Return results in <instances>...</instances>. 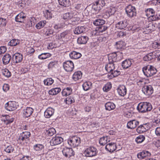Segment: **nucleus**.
Returning a JSON list of instances; mask_svg holds the SVG:
<instances>
[{"label": "nucleus", "instance_id": "obj_1", "mask_svg": "<svg viewBox=\"0 0 160 160\" xmlns=\"http://www.w3.org/2000/svg\"><path fill=\"white\" fill-rule=\"evenodd\" d=\"M137 109L139 112L144 113L150 111L152 109V107L150 103L142 102L138 104Z\"/></svg>", "mask_w": 160, "mask_h": 160}, {"label": "nucleus", "instance_id": "obj_2", "mask_svg": "<svg viewBox=\"0 0 160 160\" xmlns=\"http://www.w3.org/2000/svg\"><path fill=\"white\" fill-rule=\"evenodd\" d=\"M144 74L147 77H151L155 74L157 70L153 66L148 65L143 67L142 69Z\"/></svg>", "mask_w": 160, "mask_h": 160}, {"label": "nucleus", "instance_id": "obj_3", "mask_svg": "<svg viewBox=\"0 0 160 160\" xmlns=\"http://www.w3.org/2000/svg\"><path fill=\"white\" fill-rule=\"evenodd\" d=\"M69 31L66 30L57 35L56 38L62 43L67 42L68 41Z\"/></svg>", "mask_w": 160, "mask_h": 160}, {"label": "nucleus", "instance_id": "obj_4", "mask_svg": "<svg viewBox=\"0 0 160 160\" xmlns=\"http://www.w3.org/2000/svg\"><path fill=\"white\" fill-rule=\"evenodd\" d=\"M31 136V133L29 132H23L20 133L19 137L17 139L18 143L22 144H24V141L29 139Z\"/></svg>", "mask_w": 160, "mask_h": 160}, {"label": "nucleus", "instance_id": "obj_5", "mask_svg": "<svg viewBox=\"0 0 160 160\" xmlns=\"http://www.w3.org/2000/svg\"><path fill=\"white\" fill-rule=\"evenodd\" d=\"M68 144L73 148H75L79 146L81 142V139L79 137L74 136L70 138L68 140Z\"/></svg>", "mask_w": 160, "mask_h": 160}, {"label": "nucleus", "instance_id": "obj_6", "mask_svg": "<svg viewBox=\"0 0 160 160\" xmlns=\"http://www.w3.org/2000/svg\"><path fill=\"white\" fill-rule=\"evenodd\" d=\"M97 152L98 151L96 148L90 146L85 150L84 153L87 157H92L96 156Z\"/></svg>", "mask_w": 160, "mask_h": 160}, {"label": "nucleus", "instance_id": "obj_7", "mask_svg": "<svg viewBox=\"0 0 160 160\" xmlns=\"http://www.w3.org/2000/svg\"><path fill=\"white\" fill-rule=\"evenodd\" d=\"M125 11L127 16L130 18H133L137 14L135 8L131 5H128L125 8Z\"/></svg>", "mask_w": 160, "mask_h": 160}, {"label": "nucleus", "instance_id": "obj_8", "mask_svg": "<svg viewBox=\"0 0 160 160\" xmlns=\"http://www.w3.org/2000/svg\"><path fill=\"white\" fill-rule=\"evenodd\" d=\"M18 102L15 101H9L5 104V108L7 111H12L15 110L18 107Z\"/></svg>", "mask_w": 160, "mask_h": 160}, {"label": "nucleus", "instance_id": "obj_9", "mask_svg": "<svg viewBox=\"0 0 160 160\" xmlns=\"http://www.w3.org/2000/svg\"><path fill=\"white\" fill-rule=\"evenodd\" d=\"M117 11L115 7H111L105 9L103 13V17L105 18H108L111 15H113Z\"/></svg>", "mask_w": 160, "mask_h": 160}, {"label": "nucleus", "instance_id": "obj_10", "mask_svg": "<svg viewBox=\"0 0 160 160\" xmlns=\"http://www.w3.org/2000/svg\"><path fill=\"white\" fill-rule=\"evenodd\" d=\"M62 152L63 155L68 158L73 156L75 155L74 152L72 148L65 147L62 149Z\"/></svg>", "mask_w": 160, "mask_h": 160}, {"label": "nucleus", "instance_id": "obj_11", "mask_svg": "<svg viewBox=\"0 0 160 160\" xmlns=\"http://www.w3.org/2000/svg\"><path fill=\"white\" fill-rule=\"evenodd\" d=\"M63 67L64 70L68 72L72 71L74 68V64L71 61H67L64 62Z\"/></svg>", "mask_w": 160, "mask_h": 160}, {"label": "nucleus", "instance_id": "obj_12", "mask_svg": "<svg viewBox=\"0 0 160 160\" xmlns=\"http://www.w3.org/2000/svg\"><path fill=\"white\" fill-rule=\"evenodd\" d=\"M145 14L149 20L154 21L155 15L154 9L151 8H148L145 10Z\"/></svg>", "mask_w": 160, "mask_h": 160}, {"label": "nucleus", "instance_id": "obj_13", "mask_svg": "<svg viewBox=\"0 0 160 160\" xmlns=\"http://www.w3.org/2000/svg\"><path fill=\"white\" fill-rule=\"evenodd\" d=\"M143 93L146 95L149 96L153 92V89L152 86L150 85L144 86L142 88Z\"/></svg>", "mask_w": 160, "mask_h": 160}, {"label": "nucleus", "instance_id": "obj_14", "mask_svg": "<svg viewBox=\"0 0 160 160\" xmlns=\"http://www.w3.org/2000/svg\"><path fill=\"white\" fill-rule=\"evenodd\" d=\"M63 141V139L61 137L55 136L53 137L50 141V145L52 146L60 144Z\"/></svg>", "mask_w": 160, "mask_h": 160}, {"label": "nucleus", "instance_id": "obj_15", "mask_svg": "<svg viewBox=\"0 0 160 160\" xmlns=\"http://www.w3.org/2000/svg\"><path fill=\"white\" fill-rule=\"evenodd\" d=\"M1 120L4 122V124L7 125L12 123L14 121V119L9 115H2Z\"/></svg>", "mask_w": 160, "mask_h": 160}, {"label": "nucleus", "instance_id": "obj_16", "mask_svg": "<svg viewBox=\"0 0 160 160\" xmlns=\"http://www.w3.org/2000/svg\"><path fill=\"white\" fill-rule=\"evenodd\" d=\"M117 91L118 94L121 96L124 97L127 93L126 88L123 85H119L117 89Z\"/></svg>", "mask_w": 160, "mask_h": 160}, {"label": "nucleus", "instance_id": "obj_17", "mask_svg": "<svg viewBox=\"0 0 160 160\" xmlns=\"http://www.w3.org/2000/svg\"><path fill=\"white\" fill-rule=\"evenodd\" d=\"M23 56L22 54L19 53H16L12 57L13 60L14 62L18 63L21 62L23 60Z\"/></svg>", "mask_w": 160, "mask_h": 160}, {"label": "nucleus", "instance_id": "obj_18", "mask_svg": "<svg viewBox=\"0 0 160 160\" xmlns=\"http://www.w3.org/2000/svg\"><path fill=\"white\" fill-rule=\"evenodd\" d=\"M26 17V14L22 12L16 16L15 20L17 22H22L25 20Z\"/></svg>", "mask_w": 160, "mask_h": 160}, {"label": "nucleus", "instance_id": "obj_19", "mask_svg": "<svg viewBox=\"0 0 160 160\" xmlns=\"http://www.w3.org/2000/svg\"><path fill=\"white\" fill-rule=\"evenodd\" d=\"M156 58L154 52H150L145 56L143 58L144 61H152V60L155 59Z\"/></svg>", "mask_w": 160, "mask_h": 160}, {"label": "nucleus", "instance_id": "obj_20", "mask_svg": "<svg viewBox=\"0 0 160 160\" xmlns=\"http://www.w3.org/2000/svg\"><path fill=\"white\" fill-rule=\"evenodd\" d=\"M128 23L126 20L120 21L116 24V27L118 29H122L125 28L128 25Z\"/></svg>", "mask_w": 160, "mask_h": 160}, {"label": "nucleus", "instance_id": "obj_21", "mask_svg": "<svg viewBox=\"0 0 160 160\" xmlns=\"http://www.w3.org/2000/svg\"><path fill=\"white\" fill-rule=\"evenodd\" d=\"M117 148L116 144L115 143L110 142L107 144L105 149L110 152H113Z\"/></svg>", "mask_w": 160, "mask_h": 160}, {"label": "nucleus", "instance_id": "obj_22", "mask_svg": "<svg viewBox=\"0 0 160 160\" xmlns=\"http://www.w3.org/2000/svg\"><path fill=\"white\" fill-rule=\"evenodd\" d=\"M139 124V122L136 120H133L128 122L127 124L128 128L134 129Z\"/></svg>", "mask_w": 160, "mask_h": 160}, {"label": "nucleus", "instance_id": "obj_23", "mask_svg": "<svg viewBox=\"0 0 160 160\" xmlns=\"http://www.w3.org/2000/svg\"><path fill=\"white\" fill-rule=\"evenodd\" d=\"M82 74L80 71H77L74 72L72 76V79L75 81H77L81 79Z\"/></svg>", "mask_w": 160, "mask_h": 160}, {"label": "nucleus", "instance_id": "obj_24", "mask_svg": "<svg viewBox=\"0 0 160 160\" xmlns=\"http://www.w3.org/2000/svg\"><path fill=\"white\" fill-rule=\"evenodd\" d=\"M101 9V5L100 3H99V2L97 1L94 2L92 6V10L94 11L93 13H98Z\"/></svg>", "mask_w": 160, "mask_h": 160}, {"label": "nucleus", "instance_id": "obj_25", "mask_svg": "<svg viewBox=\"0 0 160 160\" xmlns=\"http://www.w3.org/2000/svg\"><path fill=\"white\" fill-rule=\"evenodd\" d=\"M54 112V110L52 108L49 107L44 112V116L46 118H49L52 116Z\"/></svg>", "mask_w": 160, "mask_h": 160}, {"label": "nucleus", "instance_id": "obj_26", "mask_svg": "<svg viewBox=\"0 0 160 160\" xmlns=\"http://www.w3.org/2000/svg\"><path fill=\"white\" fill-rule=\"evenodd\" d=\"M148 129V128L146 123L139 125L137 128L136 131L138 133H142L147 131Z\"/></svg>", "mask_w": 160, "mask_h": 160}, {"label": "nucleus", "instance_id": "obj_27", "mask_svg": "<svg viewBox=\"0 0 160 160\" xmlns=\"http://www.w3.org/2000/svg\"><path fill=\"white\" fill-rule=\"evenodd\" d=\"M33 111V109L30 107H27L24 110L23 115L25 118H28L32 114Z\"/></svg>", "mask_w": 160, "mask_h": 160}, {"label": "nucleus", "instance_id": "obj_28", "mask_svg": "<svg viewBox=\"0 0 160 160\" xmlns=\"http://www.w3.org/2000/svg\"><path fill=\"white\" fill-rule=\"evenodd\" d=\"M69 56L72 59H77L80 58L82 55L79 52L73 51L70 53Z\"/></svg>", "mask_w": 160, "mask_h": 160}, {"label": "nucleus", "instance_id": "obj_29", "mask_svg": "<svg viewBox=\"0 0 160 160\" xmlns=\"http://www.w3.org/2000/svg\"><path fill=\"white\" fill-rule=\"evenodd\" d=\"M150 153L148 151H143L139 153L137 155V157L138 158L142 159L147 157L150 156Z\"/></svg>", "mask_w": 160, "mask_h": 160}, {"label": "nucleus", "instance_id": "obj_30", "mask_svg": "<svg viewBox=\"0 0 160 160\" xmlns=\"http://www.w3.org/2000/svg\"><path fill=\"white\" fill-rule=\"evenodd\" d=\"M114 64L113 63L109 62L105 67L106 71L108 72L111 73L115 69Z\"/></svg>", "mask_w": 160, "mask_h": 160}, {"label": "nucleus", "instance_id": "obj_31", "mask_svg": "<svg viewBox=\"0 0 160 160\" xmlns=\"http://www.w3.org/2000/svg\"><path fill=\"white\" fill-rule=\"evenodd\" d=\"M118 55L116 53L109 54L108 56L109 62L113 63L116 62L117 59Z\"/></svg>", "mask_w": 160, "mask_h": 160}, {"label": "nucleus", "instance_id": "obj_32", "mask_svg": "<svg viewBox=\"0 0 160 160\" xmlns=\"http://www.w3.org/2000/svg\"><path fill=\"white\" fill-rule=\"evenodd\" d=\"M60 5L64 7H67L70 6L71 2L70 0H58Z\"/></svg>", "mask_w": 160, "mask_h": 160}, {"label": "nucleus", "instance_id": "obj_33", "mask_svg": "<svg viewBox=\"0 0 160 160\" xmlns=\"http://www.w3.org/2000/svg\"><path fill=\"white\" fill-rule=\"evenodd\" d=\"M53 12L51 10H45L43 12L44 17L47 19H49L52 17Z\"/></svg>", "mask_w": 160, "mask_h": 160}, {"label": "nucleus", "instance_id": "obj_34", "mask_svg": "<svg viewBox=\"0 0 160 160\" xmlns=\"http://www.w3.org/2000/svg\"><path fill=\"white\" fill-rule=\"evenodd\" d=\"M132 59H126L122 62V66L124 68L127 69L130 67L132 64Z\"/></svg>", "mask_w": 160, "mask_h": 160}, {"label": "nucleus", "instance_id": "obj_35", "mask_svg": "<svg viewBox=\"0 0 160 160\" xmlns=\"http://www.w3.org/2000/svg\"><path fill=\"white\" fill-rule=\"evenodd\" d=\"M126 44L123 41H120L117 42L116 43V47L117 49H123L125 48Z\"/></svg>", "mask_w": 160, "mask_h": 160}, {"label": "nucleus", "instance_id": "obj_36", "mask_svg": "<svg viewBox=\"0 0 160 160\" xmlns=\"http://www.w3.org/2000/svg\"><path fill=\"white\" fill-rule=\"evenodd\" d=\"M11 59V56L9 54H6L3 56L2 58L3 64L5 65L8 64L10 62Z\"/></svg>", "mask_w": 160, "mask_h": 160}, {"label": "nucleus", "instance_id": "obj_37", "mask_svg": "<svg viewBox=\"0 0 160 160\" xmlns=\"http://www.w3.org/2000/svg\"><path fill=\"white\" fill-rule=\"evenodd\" d=\"M72 90L70 87L65 88L63 89L62 93V96H66L70 95L72 92Z\"/></svg>", "mask_w": 160, "mask_h": 160}, {"label": "nucleus", "instance_id": "obj_38", "mask_svg": "<svg viewBox=\"0 0 160 160\" xmlns=\"http://www.w3.org/2000/svg\"><path fill=\"white\" fill-rule=\"evenodd\" d=\"M107 29V27L105 26H102L99 27L95 30L96 33L95 34L98 35L101 34V33L105 31Z\"/></svg>", "mask_w": 160, "mask_h": 160}, {"label": "nucleus", "instance_id": "obj_39", "mask_svg": "<svg viewBox=\"0 0 160 160\" xmlns=\"http://www.w3.org/2000/svg\"><path fill=\"white\" fill-rule=\"evenodd\" d=\"M88 40V38L85 36H81L78 38L77 39V42L79 44H86Z\"/></svg>", "mask_w": 160, "mask_h": 160}, {"label": "nucleus", "instance_id": "obj_40", "mask_svg": "<svg viewBox=\"0 0 160 160\" xmlns=\"http://www.w3.org/2000/svg\"><path fill=\"white\" fill-rule=\"evenodd\" d=\"M56 132L55 129L53 128H49L48 130H46L44 131L45 134L48 136H52Z\"/></svg>", "mask_w": 160, "mask_h": 160}, {"label": "nucleus", "instance_id": "obj_41", "mask_svg": "<svg viewBox=\"0 0 160 160\" xmlns=\"http://www.w3.org/2000/svg\"><path fill=\"white\" fill-rule=\"evenodd\" d=\"M85 31V28L83 26L77 27L74 30L75 34H79Z\"/></svg>", "mask_w": 160, "mask_h": 160}, {"label": "nucleus", "instance_id": "obj_42", "mask_svg": "<svg viewBox=\"0 0 160 160\" xmlns=\"http://www.w3.org/2000/svg\"><path fill=\"white\" fill-rule=\"evenodd\" d=\"M115 107V105L112 102H108L105 104L106 109L108 111L114 109Z\"/></svg>", "mask_w": 160, "mask_h": 160}, {"label": "nucleus", "instance_id": "obj_43", "mask_svg": "<svg viewBox=\"0 0 160 160\" xmlns=\"http://www.w3.org/2000/svg\"><path fill=\"white\" fill-rule=\"evenodd\" d=\"M64 25V23L62 22L55 24L53 28L57 31L58 32L65 27Z\"/></svg>", "mask_w": 160, "mask_h": 160}, {"label": "nucleus", "instance_id": "obj_44", "mask_svg": "<svg viewBox=\"0 0 160 160\" xmlns=\"http://www.w3.org/2000/svg\"><path fill=\"white\" fill-rule=\"evenodd\" d=\"M1 72L2 74L7 78H9L11 76V72L7 68L2 69Z\"/></svg>", "mask_w": 160, "mask_h": 160}, {"label": "nucleus", "instance_id": "obj_45", "mask_svg": "<svg viewBox=\"0 0 160 160\" xmlns=\"http://www.w3.org/2000/svg\"><path fill=\"white\" fill-rule=\"evenodd\" d=\"M92 86V83L89 81L86 82L82 84V86L83 90L87 91Z\"/></svg>", "mask_w": 160, "mask_h": 160}, {"label": "nucleus", "instance_id": "obj_46", "mask_svg": "<svg viewBox=\"0 0 160 160\" xmlns=\"http://www.w3.org/2000/svg\"><path fill=\"white\" fill-rule=\"evenodd\" d=\"M157 27V24L154 22H151L148 24V28L151 31H154Z\"/></svg>", "mask_w": 160, "mask_h": 160}, {"label": "nucleus", "instance_id": "obj_47", "mask_svg": "<svg viewBox=\"0 0 160 160\" xmlns=\"http://www.w3.org/2000/svg\"><path fill=\"white\" fill-rule=\"evenodd\" d=\"M61 91V89L60 88H52L49 91V93L50 95H54L57 94L59 92Z\"/></svg>", "mask_w": 160, "mask_h": 160}, {"label": "nucleus", "instance_id": "obj_48", "mask_svg": "<svg viewBox=\"0 0 160 160\" xmlns=\"http://www.w3.org/2000/svg\"><path fill=\"white\" fill-rule=\"evenodd\" d=\"M34 150L36 151L40 152L44 148V146L42 144H37L33 146Z\"/></svg>", "mask_w": 160, "mask_h": 160}, {"label": "nucleus", "instance_id": "obj_49", "mask_svg": "<svg viewBox=\"0 0 160 160\" xmlns=\"http://www.w3.org/2000/svg\"><path fill=\"white\" fill-rule=\"evenodd\" d=\"M47 23L45 20L41 21L39 22L36 25V28L38 29L43 28L46 24Z\"/></svg>", "mask_w": 160, "mask_h": 160}, {"label": "nucleus", "instance_id": "obj_50", "mask_svg": "<svg viewBox=\"0 0 160 160\" xmlns=\"http://www.w3.org/2000/svg\"><path fill=\"white\" fill-rule=\"evenodd\" d=\"M72 13L69 12L64 14L63 19L65 21H68L69 23L70 19L72 17Z\"/></svg>", "mask_w": 160, "mask_h": 160}, {"label": "nucleus", "instance_id": "obj_51", "mask_svg": "<svg viewBox=\"0 0 160 160\" xmlns=\"http://www.w3.org/2000/svg\"><path fill=\"white\" fill-rule=\"evenodd\" d=\"M90 122V126L92 128H97L99 127V123L96 120H92L90 118L89 119Z\"/></svg>", "mask_w": 160, "mask_h": 160}, {"label": "nucleus", "instance_id": "obj_52", "mask_svg": "<svg viewBox=\"0 0 160 160\" xmlns=\"http://www.w3.org/2000/svg\"><path fill=\"white\" fill-rule=\"evenodd\" d=\"M51 56V55L48 53H44L41 54L38 56L39 59L41 60L46 59Z\"/></svg>", "mask_w": 160, "mask_h": 160}, {"label": "nucleus", "instance_id": "obj_53", "mask_svg": "<svg viewBox=\"0 0 160 160\" xmlns=\"http://www.w3.org/2000/svg\"><path fill=\"white\" fill-rule=\"evenodd\" d=\"M43 82L45 85L49 86L54 82V81L52 78H47L44 80Z\"/></svg>", "mask_w": 160, "mask_h": 160}, {"label": "nucleus", "instance_id": "obj_54", "mask_svg": "<svg viewBox=\"0 0 160 160\" xmlns=\"http://www.w3.org/2000/svg\"><path fill=\"white\" fill-rule=\"evenodd\" d=\"M108 137H103L100 138L99 140V143L101 145H104L107 143Z\"/></svg>", "mask_w": 160, "mask_h": 160}, {"label": "nucleus", "instance_id": "obj_55", "mask_svg": "<svg viewBox=\"0 0 160 160\" xmlns=\"http://www.w3.org/2000/svg\"><path fill=\"white\" fill-rule=\"evenodd\" d=\"M105 22V21L103 19H97L93 22V23L96 26H99L103 25Z\"/></svg>", "mask_w": 160, "mask_h": 160}, {"label": "nucleus", "instance_id": "obj_56", "mask_svg": "<svg viewBox=\"0 0 160 160\" xmlns=\"http://www.w3.org/2000/svg\"><path fill=\"white\" fill-rule=\"evenodd\" d=\"M112 87V85L110 82H107L103 87V89L104 91L107 92L109 91Z\"/></svg>", "mask_w": 160, "mask_h": 160}, {"label": "nucleus", "instance_id": "obj_57", "mask_svg": "<svg viewBox=\"0 0 160 160\" xmlns=\"http://www.w3.org/2000/svg\"><path fill=\"white\" fill-rule=\"evenodd\" d=\"M145 137L143 135H139L135 139V141L137 143H141L145 139Z\"/></svg>", "mask_w": 160, "mask_h": 160}, {"label": "nucleus", "instance_id": "obj_58", "mask_svg": "<svg viewBox=\"0 0 160 160\" xmlns=\"http://www.w3.org/2000/svg\"><path fill=\"white\" fill-rule=\"evenodd\" d=\"M27 1L26 0H21L19 1L18 5L21 9H22L26 6Z\"/></svg>", "mask_w": 160, "mask_h": 160}, {"label": "nucleus", "instance_id": "obj_59", "mask_svg": "<svg viewBox=\"0 0 160 160\" xmlns=\"http://www.w3.org/2000/svg\"><path fill=\"white\" fill-rule=\"evenodd\" d=\"M20 43V41L18 39H13L11 40L8 43L9 45L12 46H16L19 44Z\"/></svg>", "mask_w": 160, "mask_h": 160}, {"label": "nucleus", "instance_id": "obj_60", "mask_svg": "<svg viewBox=\"0 0 160 160\" xmlns=\"http://www.w3.org/2000/svg\"><path fill=\"white\" fill-rule=\"evenodd\" d=\"M152 48L156 49H159L160 48V40L158 41H154L152 44Z\"/></svg>", "mask_w": 160, "mask_h": 160}, {"label": "nucleus", "instance_id": "obj_61", "mask_svg": "<svg viewBox=\"0 0 160 160\" xmlns=\"http://www.w3.org/2000/svg\"><path fill=\"white\" fill-rule=\"evenodd\" d=\"M26 52L28 55H31L34 52L35 50L32 47H28L26 48Z\"/></svg>", "mask_w": 160, "mask_h": 160}, {"label": "nucleus", "instance_id": "obj_62", "mask_svg": "<svg viewBox=\"0 0 160 160\" xmlns=\"http://www.w3.org/2000/svg\"><path fill=\"white\" fill-rule=\"evenodd\" d=\"M139 32L141 34L143 35L144 34H148L151 33V31L148 28H143L142 30H139Z\"/></svg>", "mask_w": 160, "mask_h": 160}, {"label": "nucleus", "instance_id": "obj_63", "mask_svg": "<svg viewBox=\"0 0 160 160\" xmlns=\"http://www.w3.org/2000/svg\"><path fill=\"white\" fill-rule=\"evenodd\" d=\"M75 101V99L73 97H67L65 100V102L67 104H71L73 103Z\"/></svg>", "mask_w": 160, "mask_h": 160}, {"label": "nucleus", "instance_id": "obj_64", "mask_svg": "<svg viewBox=\"0 0 160 160\" xmlns=\"http://www.w3.org/2000/svg\"><path fill=\"white\" fill-rule=\"evenodd\" d=\"M14 148L11 145H10L7 147L5 149V151L8 153H10L13 151Z\"/></svg>", "mask_w": 160, "mask_h": 160}]
</instances>
